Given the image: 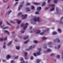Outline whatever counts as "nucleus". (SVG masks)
Masks as SVG:
<instances>
[{
  "instance_id": "obj_33",
  "label": "nucleus",
  "mask_w": 63,
  "mask_h": 63,
  "mask_svg": "<svg viewBox=\"0 0 63 63\" xmlns=\"http://www.w3.org/2000/svg\"><path fill=\"white\" fill-rule=\"evenodd\" d=\"M47 38L45 37H43L42 38V40H46V39H47Z\"/></svg>"
},
{
  "instance_id": "obj_36",
  "label": "nucleus",
  "mask_w": 63,
  "mask_h": 63,
  "mask_svg": "<svg viewBox=\"0 0 63 63\" xmlns=\"http://www.w3.org/2000/svg\"><path fill=\"white\" fill-rule=\"evenodd\" d=\"M12 42V41H10L9 42L8 44L7 45V46H9V45H11V43Z\"/></svg>"
},
{
  "instance_id": "obj_7",
  "label": "nucleus",
  "mask_w": 63,
  "mask_h": 63,
  "mask_svg": "<svg viewBox=\"0 0 63 63\" xmlns=\"http://www.w3.org/2000/svg\"><path fill=\"white\" fill-rule=\"evenodd\" d=\"M35 47V45L33 47L32 46H31L30 47L29 49H27L26 50V51H29L30 49H32V48L33 47Z\"/></svg>"
},
{
  "instance_id": "obj_3",
  "label": "nucleus",
  "mask_w": 63,
  "mask_h": 63,
  "mask_svg": "<svg viewBox=\"0 0 63 63\" xmlns=\"http://www.w3.org/2000/svg\"><path fill=\"white\" fill-rule=\"evenodd\" d=\"M33 19L34 21H35V22H36V21L39 22V21H40V17H35Z\"/></svg>"
},
{
  "instance_id": "obj_56",
  "label": "nucleus",
  "mask_w": 63,
  "mask_h": 63,
  "mask_svg": "<svg viewBox=\"0 0 63 63\" xmlns=\"http://www.w3.org/2000/svg\"><path fill=\"white\" fill-rule=\"evenodd\" d=\"M18 56H17L16 57H15V58H16V59L17 58H18Z\"/></svg>"
},
{
  "instance_id": "obj_19",
  "label": "nucleus",
  "mask_w": 63,
  "mask_h": 63,
  "mask_svg": "<svg viewBox=\"0 0 63 63\" xmlns=\"http://www.w3.org/2000/svg\"><path fill=\"white\" fill-rule=\"evenodd\" d=\"M29 37V36L28 35H27L24 38V39L26 40V39H27Z\"/></svg>"
},
{
  "instance_id": "obj_26",
  "label": "nucleus",
  "mask_w": 63,
  "mask_h": 63,
  "mask_svg": "<svg viewBox=\"0 0 63 63\" xmlns=\"http://www.w3.org/2000/svg\"><path fill=\"white\" fill-rule=\"evenodd\" d=\"M54 9H55V8L54 7H53V8H52V9H50V11H53L54 10Z\"/></svg>"
},
{
  "instance_id": "obj_29",
  "label": "nucleus",
  "mask_w": 63,
  "mask_h": 63,
  "mask_svg": "<svg viewBox=\"0 0 63 63\" xmlns=\"http://www.w3.org/2000/svg\"><path fill=\"white\" fill-rule=\"evenodd\" d=\"M6 44L5 42H4L3 44V48H5L6 47V46H5V44Z\"/></svg>"
},
{
  "instance_id": "obj_58",
  "label": "nucleus",
  "mask_w": 63,
  "mask_h": 63,
  "mask_svg": "<svg viewBox=\"0 0 63 63\" xmlns=\"http://www.w3.org/2000/svg\"><path fill=\"white\" fill-rule=\"evenodd\" d=\"M32 26L30 27V29H32Z\"/></svg>"
},
{
  "instance_id": "obj_31",
  "label": "nucleus",
  "mask_w": 63,
  "mask_h": 63,
  "mask_svg": "<svg viewBox=\"0 0 63 63\" xmlns=\"http://www.w3.org/2000/svg\"><path fill=\"white\" fill-rule=\"evenodd\" d=\"M9 28V27H4L3 28V29H7Z\"/></svg>"
},
{
  "instance_id": "obj_9",
  "label": "nucleus",
  "mask_w": 63,
  "mask_h": 63,
  "mask_svg": "<svg viewBox=\"0 0 63 63\" xmlns=\"http://www.w3.org/2000/svg\"><path fill=\"white\" fill-rule=\"evenodd\" d=\"M16 21L18 24H19L21 23V20H19L18 19H16Z\"/></svg>"
},
{
  "instance_id": "obj_30",
  "label": "nucleus",
  "mask_w": 63,
  "mask_h": 63,
  "mask_svg": "<svg viewBox=\"0 0 63 63\" xmlns=\"http://www.w3.org/2000/svg\"><path fill=\"white\" fill-rule=\"evenodd\" d=\"M30 4H31L29 2H27L26 4V6H28L29 5H30Z\"/></svg>"
},
{
  "instance_id": "obj_25",
  "label": "nucleus",
  "mask_w": 63,
  "mask_h": 63,
  "mask_svg": "<svg viewBox=\"0 0 63 63\" xmlns=\"http://www.w3.org/2000/svg\"><path fill=\"white\" fill-rule=\"evenodd\" d=\"M16 49H19L20 48V47H19V46H16Z\"/></svg>"
},
{
  "instance_id": "obj_49",
  "label": "nucleus",
  "mask_w": 63,
  "mask_h": 63,
  "mask_svg": "<svg viewBox=\"0 0 63 63\" xmlns=\"http://www.w3.org/2000/svg\"><path fill=\"white\" fill-rule=\"evenodd\" d=\"M2 24V22L0 21V25H1Z\"/></svg>"
},
{
  "instance_id": "obj_54",
  "label": "nucleus",
  "mask_w": 63,
  "mask_h": 63,
  "mask_svg": "<svg viewBox=\"0 0 63 63\" xmlns=\"http://www.w3.org/2000/svg\"><path fill=\"white\" fill-rule=\"evenodd\" d=\"M49 7H46V8H45V9L47 10V9H49Z\"/></svg>"
},
{
  "instance_id": "obj_21",
  "label": "nucleus",
  "mask_w": 63,
  "mask_h": 63,
  "mask_svg": "<svg viewBox=\"0 0 63 63\" xmlns=\"http://www.w3.org/2000/svg\"><path fill=\"white\" fill-rule=\"evenodd\" d=\"M52 34L53 35H56L57 34V32H52Z\"/></svg>"
},
{
  "instance_id": "obj_60",
  "label": "nucleus",
  "mask_w": 63,
  "mask_h": 63,
  "mask_svg": "<svg viewBox=\"0 0 63 63\" xmlns=\"http://www.w3.org/2000/svg\"><path fill=\"white\" fill-rule=\"evenodd\" d=\"M31 23H33V21L32 20H31Z\"/></svg>"
},
{
  "instance_id": "obj_57",
  "label": "nucleus",
  "mask_w": 63,
  "mask_h": 63,
  "mask_svg": "<svg viewBox=\"0 0 63 63\" xmlns=\"http://www.w3.org/2000/svg\"><path fill=\"white\" fill-rule=\"evenodd\" d=\"M18 37L19 38H20L21 37V36L20 35H18Z\"/></svg>"
},
{
  "instance_id": "obj_2",
  "label": "nucleus",
  "mask_w": 63,
  "mask_h": 63,
  "mask_svg": "<svg viewBox=\"0 0 63 63\" xmlns=\"http://www.w3.org/2000/svg\"><path fill=\"white\" fill-rule=\"evenodd\" d=\"M24 4V1H23L20 3L18 7V11L20 10V8H22L23 7Z\"/></svg>"
},
{
  "instance_id": "obj_50",
  "label": "nucleus",
  "mask_w": 63,
  "mask_h": 63,
  "mask_svg": "<svg viewBox=\"0 0 63 63\" xmlns=\"http://www.w3.org/2000/svg\"><path fill=\"white\" fill-rule=\"evenodd\" d=\"M54 54L53 53H52L51 54V56H53V55H54Z\"/></svg>"
},
{
  "instance_id": "obj_23",
  "label": "nucleus",
  "mask_w": 63,
  "mask_h": 63,
  "mask_svg": "<svg viewBox=\"0 0 63 63\" xmlns=\"http://www.w3.org/2000/svg\"><path fill=\"white\" fill-rule=\"evenodd\" d=\"M4 32L5 33H7L8 34H9V32H8V31L7 30H4Z\"/></svg>"
},
{
  "instance_id": "obj_6",
  "label": "nucleus",
  "mask_w": 63,
  "mask_h": 63,
  "mask_svg": "<svg viewBox=\"0 0 63 63\" xmlns=\"http://www.w3.org/2000/svg\"><path fill=\"white\" fill-rule=\"evenodd\" d=\"M37 49L39 51L37 52L36 53V54L38 55H41L40 51H41V48H38Z\"/></svg>"
},
{
  "instance_id": "obj_40",
  "label": "nucleus",
  "mask_w": 63,
  "mask_h": 63,
  "mask_svg": "<svg viewBox=\"0 0 63 63\" xmlns=\"http://www.w3.org/2000/svg\"><path fill=\"white\" fill-rule=\"evenodd\" d=\"M60 55H57V58H59L60 57Z\"/></svg>"
},
{
  "instance_id": "obj_59",
  "label": "nucleus",
  "mask_w": 63,
  "mask_h": 63,
  "mask_svg": "<svg viewBox=\"0 0 63 63\" xmlns=\"http://www.w3.org/2000/svg\"><path fill=\"white\" fill-rule=\"evenodd\" d=\"M10 7V6H8L7 8V9H9Z\"/></svg>"
},
{
  "instance_id": "obj_16",
  "label": "nucleus",
  "mask_w": 63,
  "mask_h": 63,
  "mask_svg": "<svg viewBox=\"0 0 63 63\" xmlns=\"http://www.w3.org/2000/svg\"><path fill=\"white\" fill-rule=\"evenodd\" d=\"M41 59H37L36 61V62L37 63H40V62L41 61Z\"/></svg>"
},
{
  "instance_id": "obj_10",
  "label": "nucleus",
  "mask_w": 63,
  "mask_h": 63,
  "mask_svg": "<svg viewBox=\"0 0 63 63\" xmlns=\"http://www.w3.org/2000/svg\"><path fill=\"white\" fill-rule=\"evenodd\" d=\"M41 9H42V8L41 7H38L37 8V10H38V11H40Z\"/></svg>"
},
{
  "instance_id": "obj_20",
  "label": "nucleus",
  "mask_w": 63,
  "mask_h": 63,
  "mask_svg": "<svg viewBox=\"0 0 63 63\" xmlns=\"http://www.w3.org/2000/svg\"><path fill=\"white\" fill-rule=\"evenodd\" d=\"M52 43L51 42H49L47 43V45H48V46H49V45H52Z\"/></svg>"
},
{
  "instance_id": "obj_12",
  "label": "nucleus",
  "mask_w": 63,
  "mask_h": 63,
  "mask_svg": "<svg viewBox=\"0 0 63 63\" xmlns=\"http://www.w3.org/2000/svg\"><path fill=\"white\" fill-rule=\"evenodd\" d=\"M48 6L49 7L51 6V7H54V6H55V5H54V4H52L51 5V4H49Z\"/></svg>"
},
{
  "instance_id": "obj_63",
  "label": "nucleus",
  "mask_w": 63,
  "mask_h": 63,
  "mask_svg": "<svg viewBox=\"0 0 63 63\" xmlns=\"http://www.w3.org/2000/svg\"><path fill=\"white\" fill-rule=\"evenodd\" d=\"M49 47H52V46H49Z\"/></svg>"
},
{
  "instance_id": "obj_43",
  "label": "nucleus",
  "mask_w": 63,
  "mask_h": 63,
  "mask_svg": "<svg viewBox=\"0 0 63 63\" xmlns=\"http://www.w3.org/2000/svg\"><path fill=\"white\" fill-rule=\"evenodd\" d=\"M10 22L11 23H14L15 22L13 21H10Z\"/></svg>"
},
{
  "instance_id": "obj_48",
  "label": "nucleus",
  "mask_w": 63,
  "mask_h": 63,
  "mask_svg": "<svg viewBox=\"0 0 63 63\" xmlns=\"http://www.w3.org/2000/svg\"><path fill=\"white\" fill-rule=\"evenodd\" d=\"M21 61H22V60H23V58H21L20 59Z\"/></svg>"
},
{
  "instance_id": "obj_18",
  "label": "nucleus",
  "mask_w": 63,
  "mask_h": 63,
  "mask_svg": "<svg viewBox=\"0 0 63 63\" xmlns=\"http://www.w3.org/2000/svg\"><path fill=\"white\" fill-rule=\"evenodd\" d=\"M41 32V31L40 30H37V32H36V34H39V33H40Z\"/></svg>"
},
{
  "instance_id": "obj_37",
  "label": "nucleus",
  "mask_w": 63,
  "mask_h": 63,
  "mask_svg": "<svg viewBox=\"0 0 63 63\" xmlns=\"http://www.w3.org/2000/svg\"><path fill=\"white\" fill-rule=\"evenodd\" d=\"M46 5V2H44L43 3L42 6H44V5Z\"/></svg>"
},
{
  "instance_id": "obj_8",
  "label": "nucleus",
  "mask_w": 63,
  "mask_h": 63,
  "mask_svg": "<svg viewBox=\"0 0 63 63\" xmlns=\"http://www.w3.org/2000/svg\"><path fill=\"white\" fill-rule=\"evenodd\" d=\"M27 16V15L26 14H24L22 15V17H23V18H26Z\"/></svg>"
},
{
  "instance_id": "obj_62",
  "label": "nucleus",
  "mask_w": 63,
  "mask_h": 63,
  "mask_svg": "<svg viewBox=\"0 0 63 63\" xmlns=\"http://www.w3.org/2000/svg\"><path fill=\"white\" fill-rule=\"evenodd\" d=\"M25 59H26L27 58V57H25Z\"/></svg>"
},
{
  "instance_id": "obj_42",
  "label": "nucleus",
  "mask_w": 63,
  "mask_h": 63,
  "mask_svg": "<svg viewBox=\"0 0 63 63\" xmlns=\"http://www.w3.org/2000/svg\"><path fill=\"white\" fill-rule=\"evenodd\" d=\"M43 47L44 48H47V45H45Z\"/></svg>"
},
{
  "instance_id": "obj_28",
  "label": "nucleus",
  "mask_w": 63,
  "mask_h": 63,
  "mask_svg": "<svg viewBox=\"0 0 63 63\" xmlns=\"http://www.w3.org/2000/svg\"><path fill=\"white\" fill-rule=\"evenodd\" d=\"M29 41V40H28L27 41H25L24 43V44H25L27 43V42Z\"/></svg>"
},
{
  "instance_id": "obj_1",
  "label": "nucleus",
  "mask_w": 63,
  "mask_h": 63,
  "mask_svg": "<svg viewBox=\"0 0 63 63\" xmlns=\"http://www.w3.org/2000/svg\"><path fill=\"white\" fill-rule=\"evenodd\" d=\"M28 24V23H26L25 25L24 24H21V27H23V30H22L21 31V33H24L25 30L27 27Z\"/></svg>"
},
{
  "instance_id": "obj_14",
  "label": "nucleus",
  "mask_w": 63,
  "mask_h": 63,
  "mask_svg": "<svg viewBox=\"0 0 63 63\" xmlns=\"http://www.w3.org/2000/svg\"><path fill=\"white\" fill-rule=\"evenodd\" d=\"M26 10L28 12H29L30 11V8L29 7H27L26 8Z\"/></svg>"
},
{
  "instance_id": "obj_34",
  "label": "nucleus",
  "mask_w": 63,
  "mask_h": 63,
  "mask_svg": "<svg viewBox=\"0 0 63 63\" xmlns=\"http://www.w3.org/2000/svg\"><path fill=\"white\" fill-rule=\"evenodd\" d=\"M58 31L59 32V33H60V32H61V29H58Z\"/></svg>"
},
{
  "instance_id": "obj_13",
  "label": "nucleus",
  "mask_w": 63,
  "mask_h": 63,
  "mask_svg": "<svg viewBox=\"0 0 63 63\" xmlns=\"http://www.w3.org/2000/svg\"><path fill=\"white\" fill-rule=\"evenodd\" d=\"M60 45H58V47L57 48L56 47H55V49H56V48H57V49H58L59 48H60Z\"/></svg>"
},
{
  "instance_id": "obj_61",
  "label": "nucleus",
  "mask_w": 63,
  "mask_h": 63,
  "mask_svg": "<svg viewBox=\"0 0 63 63\" xmlns=\"http://www.w3.org/2000/svg\"><path fill=\"white\" fill-rule=\"evenodd\" d=\"M2 62H5L6 61V60H2Z\"/></svg>"
},
{
  "instance_id": "obj_53",
  "label": "nucleus",
  "mask_w": 63,
  "mask_h": 63,
  "mask_svg": "<svg viewBox=\"0 0 63 63\" xmlns=\"http://www.w3.org/2000/svg\"><path fill=\"white\" fill-rule=\"evenodd\" d=\"M18 3V2H16L15 3V4L14 5H16Z\"/></svg>"
},
{
  "instance_id": "obj_32",
  "label": "nucleus",
  "mask_w": 63,
  "mask_h": 63,
  "mask_svg": "<svg viewBox=\"0 0 63 63\" xmlns=\"http://www.w3.org/2000/svg\"><path fill=\"white\" fill-rule=\"evenodd\" d=\"M58 1V0H54V2L55 3H57Z\"/></svg>"
},
{
  "instance_id": "obj_41",
  "label": "nucleus",
  "mask_w": 63,
  "mask_h": 63,
  "mask_svg": "<svg viewBox=\"0 0 63 63\" xmlns=\"http://www.w3.org/2000/svg\"><path fill=\"white\" fill-rule=\"evenodd\" d=\"M34 43H37L38 42L37 40H35L34 41Z\"/></svg>"
},
{
  "instance_id": "obj_24",
  "label": "nucleus",
  "mask_w": 63,
  "mask_h": 63,
  "mask_svg": "<svg viewBox=\"0 0 63 63\" xmlns=\"http://www.w3.org/2000/svg\"><path fill=\"white\" fill-rule=\"evenodd\" d=\"M51 51V49H47V52H49Z\"/></svg>"
},
{
  "instance_id": "obj_35",
  "label": "nucleus",
  "mask_w": 63,
  "mask_h": 63,
  "mask_svg": "<svg viewBox=\"0 0 63 63\" xmlns=\"http://www.w3.org/2000/svg\"><path fill=\"white\" fill-rule=\"evenodd\" d=\"M39 14V12L37 11L35 13V15H38Z\"/></svg>"
},
{
  "instance_id": "obj_27",
  "label": "nucleus",
  "mask_w": 63,
  "mask_h": 63,
  "mask_svg": "<svg viewBox=\"0 0 63 63\" xmlns=\"http://www.w3.org/2000/svg\"><path fill=\"white\" fill-rule=\"evenodd\" d=\"M12 11L11 10H10L8 12V15H9L10 14V13H11L12 12Z\"/></svg>"
},
{
  "instance_id": "obj_52",
  "label": "nucleus",
  "mask_w": 63,
  "mask_h": 63,
  "mask_svg": "<svg viewBox=\"0 0 63 63\" xmlns=\"http://www.w3.org/2000/svg\"><path fill=\"white\" fill-rule=\"evenodd\" d=\"M50 2V0H48L47 2L48 3H49Z\"/></svg>"
},
{
  "instance_id": "obj_11",
  "label": "nucleus",
  "mask_w": 63,
  "mask_h": 63,
  "mask_svg": "<svg viewBox=\"0 0 63 63\" xmlns=\"http://www.w3.org/2000/svg\"><path fill=\"white\" fill-rule=\"evenodd\" d=\"M11 57V56L10 55H7L6 56V59H7V60L9 59V58H10V57Z\"/></svg>"
},
{
  "instance_id": "obj_15",
  "label": "nucleus",
  "mask_w": 63,
  "mask_h": 63,
  "mask_svg": "<svg viewBox=\"0 0 63 63\" xmlns=\"http://www.w3.org/2000/svg\"><path fill=\"white\" fill-rule=\"evenodd\" d=\"M33 4L34 5H40V3H37L36 2H33Z\"/></svg>"
},
{
  "instance_id": "obj_4",
  "label": "nucleus",
  "mask_w": 63,
  "mask_h": 63,
  "mask_svg": "<svg viewBox=\"0 0 63 63\" xmlns=\"http://www.w3.org/2000/svg\"><path fill=\"white\" fill-rule=\"evenodd\" d=\"M53 42L54 43H60V41L59 38H57L53 40Z\"/></svg>"
},
{
  "instance_id": "obj_51",
  "label": "nucleus",
  "mask_w": 63,
  "mask_h": 63,
  "mask_svg": "<svg viewBox=\"0 0 63 63\" xmlns=\"http://www.w3.org/2000/svg\"><path fill=\"white\" fill-rule=\"evenodd\" d=\"M15 62L13 60H12L11 61V63H14Z\"/></svg>"
},
{
  "instance_id": "obj_38",
  "label": "nucleus",
  "mask_w": 63,
  "mask_h": 63,
  "mask_svg": "<svg viewBox=\"0 0 63 63\" xmlns=\"http://www.w3.org/2000/svg\"><path fill=\"white\" fill-rule=\"evenodd\" d=\"M21 14H22V13L21 12H20L18 14V16H20Z\"/></svg>"
},
{
  "instance_id": "obj_55",
  "label": "nucleus",
  "mask_w": 63,
  "mask_h": 63,
  "mask_svg": "<svg viewBox=\"0 0 63 63\" xmlns=\"http://www.w3.org/2000/svg\"><path fill=\"white\" fill-rule=\"evenodd\" d=\"M0 41H3V39L2 38H0Z\"/></svg>"
},
{
  "instance_id": "obj_22",
  "label": "nucleus",
  "mask_w": 63,
  "mask_h": 63,
  "mask_svg": "<svg viewBox=\"0 0 63 63\" xmlns=\"http://www.w3.org/2000/svg\"><path fill=\"white\" fill-rule=\"evenodd\" d=\"M24 53V55L25 56H27V55L28 53L26 52H25Z\"/></svg>"
},
{
  "instance_id": "obj_39",
  "label": "nucleus",
  "mask_w": 63,
  "mask_h": 63,
  "mask_svg": "<svg viewBox=\"0 0 63 63\" xmlns=\"http://www.w3.org/2000/svg\"><path fill=\"white\" fill-rule=\"evenodd\" d=\"M6 23H7V24H8L9 25H11V24H10V23H9L7 21H6Z\"/></svg>"
},
{
  "instance_id": "obj_17",
  "label": "nucleus",
  "mask_w": 63,
  "mask_h": 63,
  "mask_svg": "<svg viewBox=\"0 0 63 63\" xmlns=\"http://www.w3.org/2000/svg\"><path fill=\"white\" fill-rule=\"evenodd\" d=\"M56 10L57 11V14H58V12H59V10L58 9V8L57 7H56Z\"/></svg>"
},
{
  "instance_id": "obj_45",
  "label": "nucleus",
  "mask_w": 63,
  "mask_h": 63,
  "mask_svg": "<svg viewBox=\"0 0 63 63\" xmlns=\"http://www.w3.org/2000/svg\"><path fill=\"white\" fill-rule=\"evenodd\" d=\"M31 60H33V57L32 56H31Z\"/></svg>"
},
{
  "instance_id": "obj_47",
  "label": "nucleus",
  "mask_w": 63,
  "mask_h": 63,
  "mask_svg": "<svg viewBox=\"0 0 63 63\" xmlns=\"http://www.w3.org/2000/svg\"><path fill=\"white\" fill-rule=\"evenodd\" d=\"M35 8V7L34 6H32L31 7V9L32 10L34 9Z\"/></svg>"
},
{
  "instance_id": "obj_64",
  "label": "nucleus",
  "mask_w": 63,
  "mask_h": 63,
  "mask_svg": "<svg viewBox=\"0 0 63 63\" xmlns=\"http://www.w3.org/2000/svg\"><path fill=\"white\" fill-rule=\"evenodd\" d=\"M62 19H63V16L62 17V18H61V20H62Z\"/></svg>"
},
{
  "instance_id": "obj_5",
  "label": "nucleus",
  "mask_w": 63,
  "mask_h": 63,
  "mask_svg": "<svg viewBox=\"0 0 63 63\" xmlns=\"http://www.w3.org/2000/svg\"><path fill=\"white\" fill-rule=\"evenodd\" d=\"M49 29H46L45 31H43V32H41L40 33V35H44V34H45V32H47L48 31H49Z\"/></svg>"
},
{
  "instance_id": "obj_46",
  "label": "nucleus",
  "mask_w": 63,
  "mask_h": 63,
  "mask_svg": "<svg viewBox=\"0 0 63 63\" xmlns=\"http://www.w3.org/2000/svg\"><path fill=\"white\" fill-rule=\"evenodd\" d=\"M33 54L34 56H37V55H36V53H34Z\"/></svg>"
},
{
  "instance_id": "obj_44",
  "label": "nucleus",
  "mask_w": 63,
  "mask_h": 63,
  "mask_svg": "<svg viewBox=\"0 0 63 63\" xmlns=\"http://www.w3.org/2000/svg\"><path fill=\"white\" fill-rule=\"evenodd\" d=\"M4 40H5V41H6L7 40V37H5L4 38Z\"/></svg>"
}]
</instances>
